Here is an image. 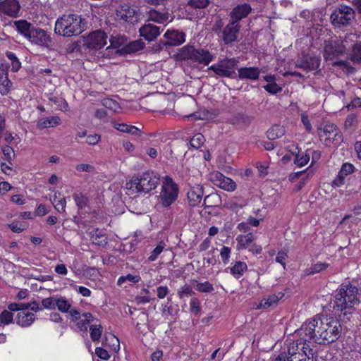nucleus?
<instances>
[{
	"label": "nucleus",
	"instance_id": "nucleus-1",
	"mask_svg": "<svg viewBox=\"0 0 361 361\" xmlns=\"http://www.w3.org/2000/svg\"><path fill=\"white\" fill-rule=\"evenodd\" d=\"M341 324L337 319L317 316L305 322L298 334L309 341L325 345L337 341L341 336Z\"/></svg>",
	"mask_w": 361,
	"mask_h": 361
},
{
	"label": "nucleus",
	"instance_id": "nucleus-2",
	"mask_svg": "<svg viewBox=\"0 0 361 361\" xmlns=\"http://www.w3.org/2000/svg\"><path fill=\"white\" fill-rule=\"evenodd\" d=\"M359 303L357 288L352 285H343L335 295L334 309L347 315L351 314L355 305Z\"/></svg>",
	"mask_w": 361,
	"mask_h": 361
},
{
	"label": "nucleus",
	"instance_id": "nucleus-3",
	"mask_svg": "<svg viewBox=\"0 0 361 361\" xmlns=\"http://www.w3.org/2000/svg\"><path fill=\"white\" fill-rule=\"evenodd\" d=\"M86 29L85 20L76 14H64L55 23L56 34L64 37L78 35Z\"/></svg>",
	"mask_w": 361,
	"mask_h": 361
},
{
	"label": "nucleus",
	"instance_id": "nucleus-4",
	"mask_svg": "<svg viewBox=\"0 0 361 361\" xmlns=\"http://www.w3.org/2000/svg\"><path fill=\"white\" fill-rule=\"evenodd\" d=\"M159 180V176L157 173L147 171L127 182L126 188L135 192L147 193L157 187Z\"/></svg>",
	"mask_w": 361,
	"mask_h": 361
},
{
	"label": "nucleus",
	"instance_id": "nucleus-5",
	"mask_svg": "<svg viewBox=\"0 0 361 361\" xmlns=\"http://www.w3.org/2000/svg\"><path fill=\"white\" fill-rule=\"evenodd\" d=\"M307 338L290 341L286 351L288 361H317L312 348L306 343Z\"/></svg>",
	"mask_w": 361,
	"mask_h": 361
},
{
	"label": "nucleus",
	"instance_id": "nucleus-6",
	"mask_svg": "<svg viewBox=\"0 0 361 361\" xmlns=\"http://www.w3.org/2000/svg\"><path fill=\"white\" fill-rule=\"evenodd\" d=\"M178 56L180 60H188L193 63L204 66H208L214 58L208 50L190 45L183 47L179 50Z\"/></svg>",
	"mask_w": 361,
	"mask_h": 361
},
{
	"label": "nucleus",
	"instance_id": "nucleus-7",
	"mask_svg": "<svg viewBox=\"0 0 361 361\" xmlns=\"http://www.w3.org/2000/svg\"><path fill=\"white\" fill-rule=\"evenodd\" d=\"M240 27V23H235L231 20L227 25H224L221 19H217L212 26V31L224 44L230 45L238 39Z\"/></svg>",
	"mask_w": 361,
	"mask_h": 361
},
{
	"label": "nucleus",
	"instance_id": "nucleus-8",
	"mask_svg": "<svg viewBox=\"0 0 361 361\" xmlns=\"http://www.w3.org/2000/svg\"><path fill=\"white\" fill-rule=\"evenodd\" d=\"M179 187L169 176H166L159 195V203L164 208H169L177 200Z\"/></svg>",
	"mask_w": 361,
	"mask_h": 361
},
{
	"label": "nucleus",
	"instance_id": "nucleus-9",
	"mask_svg": "<svg viewBox=\"0 0 361 361\" xmlns=\"http://www.w3.org/2000/svg\"><path fill=\"white\" fill-rule=\"evenodd\" d=\"M355 18V11L350 6L341 4L331 15V23L338 27L346 26Z\"/></svg>",
	"mask_w": 361,
	"mask_h": 361
},
{
	"label": "nucleus",
	"instance_id": "nucleus-10",
	"mask_svg": "<svg viewBox=\"0 0 361 361\" xmlns=\"http://www.w3.org/2000/svg\"><path fill=\"white\" fill-rule=\"evenodd\" d=\"M318 134L322 142L326 146L337 145L342 142L343 136L339 129L334 124H326L318 128Z\"/></svg>",
	"mask_w": 361,
	"mask_h": 361
},
{
	"label": "nucleus",
	"instance_id": "nucleus-11",
	"mask_svg": "<svg viewBox=\"0 0 361 361\" xmlns=\"http://www.w3.org/2000/svg\"><path fill=\"white\" fill-rule=\"evenodd\" d=\"M82 48L85 50L100 49L105 44L108 36L106 32L100 30L90 33L86 37H82Z\"/></svg>",
	"mask_w": 361,
	"mask_h": 361
},
{
	"label": "nucleus",
	"instance_id": "nucleus-12",
	"mask_svg": "<svg viewBox=\"0 0 361 361\" xmlns=\"http://www.w3.org/2000/svg\"><path fill=\"white\" fill-rule=\"evenodd\" d=\"M236 64L235 59H226L220 61L218 63L213 64L209 68V70L213 71L219 76L231 78L235 73L234 68Z\"/></svg>",
	"mask_w": 361,
	"mask_h": 361
},
{
	"label": "nucleus",
	"instance_id": "nucleus-13",
	"mask_svg": "<svg viewBox=\"0 0 361 361\" xmlns=\"http://www.w3.org/2000/svg\"><path fill=\"white\" fill-rule=\"evenodd\" d=\"M347 37L343 40H336L326 44L324 47V56L326 60H334L345 52Z\"/></svg>",
	"mask_w": 361,
	"mask_h": 361
},
{
	"label": "nucleus",
	"instance_id": "nucleus-14",
	"mask_svg": "<svg viewBox=\"0 0 361 361\" xmlns=\"http://www.w3.org/2000/svg\"><path fill=\"white\" fill-rule=\"evenodd\" d=\"M210 180L216 186L227 191H234L236 188L235 183L230 178L226 177L221 173L215 171L210 173Z\"/></svg>",
	"mask_w": 361,
	"mask_h": 361
},
{
	"label": "nucleus",
	"instance_id": "nucleus-15",
	"mask_svg": "<svg viewBox=\"0 0 361 361\" xmlns=\"http://www.w3.org/2000/svg\"><path fill=\"white\" fill-rule=\"evenodd\" d=\"M27 39L32 44L44 47H49L51 43L50 35L44 30L35 27Z\"/></svg>",
	"mask_w": 361,
	"mask_h": 361
},
{
	"label": "nucleus",
	"instance_id": "nucleus-16",
	"mask_svg": "<svg viewBox=\"0 0 361 361\" xmlns=\"http://www.w3.org/2000/svg\"><path fill=\"white\" fill-rule=\"evenodd\" d=\"M320 59L317 56L303 55L295 61V66L304 71L317 70L320 65Z\"/></svg>",
	"mask_w": 361,
	"mask_h": 361
},
{
	"label": "nucleus",
	"instance_id": "nucleus-17",
	"mask_svg": "<svg viewBox=\"0 0 361 361\" xmlns=\"http://www.w3.org/2000/svg\"><path fill=\"white\" fill-rule=\"evenodd\" d=\"M116 15L121 19L130 23L137 21L139 16L136 9L127 4H121L118 7Z\"/></svg>",
	"mask_w": 361,
	"mask_h": 361
},
{
	"label": "nucleus",
	"instance_id": "nucleus-18",
	"mask_svg": "<svg viewBox=\"0 0 361 361\" xmlns=\"http://www.w3.org/2000/svg\"><path fill=\"white\" fill-rule=\"evenodd\" d=\"M252 8L248 4H238L234 7L230 13L231 20L239 23L240 20L245 18L250 13Z\"/></svg>",
	"mask_w": 361,
	"mask_h": 361
},
{
	"label": "nucleus",
	"instance_id": "nucleus-19",
	"mask_svg": "<svg viewBox=\"0 0 361 361\" xmlns=\"http://www.w3.org/2000/svg\"><path fill=\"white\" fill-rule=\"evenodd\" d=\"M140 35L150 42L160 35V28L152 23H145L139 29Z\"/></svg>",
	"mask_w": 361,
	"mask_h": 361
},
{
	"label": "nucleus",
	"instance_id": "nucleus-20",
	"mask_svg": "<svg viewBox=\"0 0 361 361\" xmlns=\"http://www.w3.org/2000/svg\"><path fill=\"white\" fill-rule=\"evenodd\" d=\"M203 194V188L200 184H195L190 187L187 195L190 205L197 206L201 202Z\"/></svg>",
	"mask_w": 361,
	"mask_h": 361
},
{
	"label": "nucleus",
	"instance_id": "nucleus-21",
	"mask_svg": "<svg viewBox=\"0 0 361 361\" xmlns=\"http://www.w3.org/2000/svg\"><path fill=\"white\" fill-rule=\"evenodd\" d=\"M166 39L164 45L166 46H178L183 43L185 40V34L177 30L167 31L164 34Z\"/></svg>",
	"mask_w": 361,
	"mask_h": 361
},
{
	"label": "nucleus",
	"instance_id": "nucleus-22",
	"mask_svg": "<svg viewBox=\"0 0 361 361\" xmlns=\"http://www.w3.org/2000/svg\"><path fill=\"white\" fill-rule=\"evenodd\" d=\"M284 296V293L279 292L276 294H273L267 297H264L261 300L258 305V308L268 309L270 307H276L279 301L281 300Z\"/></svg>",
	"mask_w": 361,
	"mask_h": 361
},
{
	"label": "nucleus",
	"instance_id": "nucleus-23",
	"mask_svg": "<svg viewBox=\"0 0 361 361\" xmlns=\"http://www.w3.org/2000/svg\"><path fill=\"white\" fill-rule=\"evenodd\" d=\"M110 45L106 47L105 50V53L103 54V56L110 57L111 54L113 53V50H115V53L118 52V49L123 45L126 39L123 37H113L111 36L109 39Z\"/></svg>",
	"mask_w": 361,
	"mask_h": 361
},
{
	"label": "nucleus",
	"instance_id": "nucleus-24",
	"mask_svg": "<svg viewBox=\"0 0 361 361\" xmlns=\"http://www.w3.org/2000/svg\"><path fill=\"white\" fill-rule=\"evenodd\" d=\"M0 6L4 13L10 16H15L20 10L17 0H4Z\"/></svg>",
	"mask_w": 361,
	"mask_h": 361
},
{
	"label": "nucleus",
	"instance_id": "nucleus-25",
	"mask_svg": "<svg viewBox=\"0 0 361 361\" xmlns=\"http://www.w3.org/2000/svg\"><path fill=\"white\" fill-rule=\"evenodd\" d=\"M259 73L260 71L257 67L240 68L238 70V77L242 80H257Z\"/></svg>",
	"mask_w": 361,
	"mask_h": 361
},
{
	"label": "nucleus",
	"instance_id": "nucleus-26",
	"mask_svg": "<svg viewBox=\"0 0 361 361\" xmlns=\"http://www.w3.org/2000/svg\"><path fill=\"white\" fill-rule=\"evenodd\" d=\"M18 32L23 35L27 39L32 32L35 26L25 20H19L14 22Z\"/></svg>",
	"mask_w": 361,
	"mask_h": 361
},
{
	"label": "nucleus",
	"instance_id": "nucleus-27",
	"mask_svg": "<svg viewBox=\"0 0 361 361\" xmlns=\"http://www.w3.org/2000/svg\"><path fill=\"white\" fill-rule=\"evenodd\" d=\"M16 319V323L18 325L23 327H27L34 322L35 320V315L32 312L22 311L18 313Z\"/></svg>",
	"mask_w": 361,
	"mask_h": 361
},
{
	"label": "nucleus",
	"instance_id": "nucleus-28",
	"mask_svg": "<svg viewBox=\"0 0 361 361\" xmlns=\"http://www.w3.org/2000/svg\"><path fill=\"white\" fill-rule=\"evenodd\" d=\"M61 123V118L59 116H51L42 118L37 121V128L42 130L47 128L57 126Z\"/></svg>",
	"mask_w": 361,
	"mask_h": 361
},
{
	"label": "nucleus",
	"instance_id": "nucleus-29",
	"mask_svg": "<svg viewBox=\"0 0 361 361\" xmlns=\"http://www.w3.org/2000/svg\"><path fill=\"white\" fill-rule=\"evenodd\" d=\"M51 201L55 209L60 213L66 211V201L65 197L62 196L59 192H55Z\"/></svg>",
	"mask_w": 361,
	"mask_h": 361
},
{
	"label": "nucleus",
	"instance_id": "nucleus-30",
	"mask_svg": "<svg viewBox=\"0 0 361 361\" xmlns=\"http://www.w3.org/2000/svg\"><path fill=\"white\" fill-rule=\"evenodd\" d=\"M169 19V14L160 13L154 9H150L148 12V20L157 23H164Z\"/></svg>",
	"mask_w": 361,
	"mask_h": 361
},
{
	"label": "nucleus",
	"instance_id": "nucleus-31",
	"mask_svg": "<svg viewBox=\"0 0 361 361\" xmlns=\"http://www.w3.org/2000/svg\"><path fill=\"white\" fill-rule=\"evenodd\" d=\"M286 133L285 128L279 125L272 126L267 132V137L270 140H274L282 137Z\"/></svg>",
	"mask_w": 361,
	"mask_h": 361
},
{
	"label": "nucleus",
	"instance_id": "nucleus-32",
	"mask_svg": "<svg viewBox=\"0 0 361 361\" xmlns=\"http://www.w3.org/2000/svg\"><path fill=\"white\" fill-rule=\"evenodd\" d=\"M115 128L121 132L127 133L133 135H141V130L134 126L128 125L126 123H118L115 125Z\"/></svg>",
	"mask_w": 361,
	"mask_h": 361
},
{
	"label": "nucleus",
	"instance_id": "nucleus-33",
	"mask_svg": "<svg viewBox=\"0 0 361 361\" xmlns=\"http://www.w3.org/2000/svg\"><path fill=\"white\" fill-rule=\"evenodd\" d=\"M301 176H302V178L300 179L299 183L295 187L294 190L295 192L299 191L304 186V185L305 184V182L310 178V173L305 174V171H302L296 172V173H295L293 174H291L290 176V179L291 180H293L294 179L300 178Z\"/></svg>",
	"mask_w": 361,
	"mask_h": 361
},
{
	"label": "nucleus",
	"instance_id": "nucleus-34",
	"mask_svg": "<svg viewBox=\"0 0 361 361\" xmlns=\"http://www.w3.org/2000/svg\"><path fill=\"white\" fill-rule=\"evenodd\" d=\"M145 45L142 39H137L126 44L124 49L127 53L136 52L142 50L145 47Z\"/></svg>",
	"mask_w": 361,
	"mask_h": 361
},
{
	"label": "nucleus",
	"instance_id": "nucleus-35",
	"mask_svg": "<svg viewBox=\"0 0 361 361\" xmlns=\"http://www.w3.org/2000/svg\"><path fill=\"white\" fill-rule=\"evenodd\" d=\"M247 269V266L246 263L243 262H237L233 267L230 268V271L233 276L238 278L239 276H242Z\"/></svg>",
	"mask_w": 361,
	"mask_h": 361
},
{
	"label": "nucleus",
	"instance_id": "nucleus-36",
	"mask_svg": "<svg viewBox=\"0 0 361 361\" xmlns=\"http://www.w3.org/2000/svg\"><path fill=\"white\" fill-rule=\"evenodd\" d=\"M192 284L195 288L200 292V293H211L214 290V287L212 283L209 281H205L204 283L198 282L197 281H193Z\"/></svg>",
	"mask_w": 361,
	"mask_h": 361
},
{
	"label": "nucleus",
	"instance_id": "nucleus-37",
	"mask_svg": "<svg viewBox=\"0 0 361 361\" xmlns=\"http://www.w3.org/2000/svg\"><path fill=\"white\" fill-rule=\"evenodd\" d=\"M90 337L93 342H98L101 338L103 327L101 325H91L90 327Z\"/></svg>",
	"mask_w": 361,
	"mask_h": 361
},
{
	"label": "nucleus",
	"instance_id": "nucleus-38",
	"mask_svg": "<svg viewBox=\"0 0 361 361\" xmlns=\"http://www.w3.org/2000/svg\"><path fill=\"white\" fill-rule=\"evenodd\" d=\"M236 240L242 247L246 248L253 241L254 235L252 233H249L238 236Z\"/></svg>",
	"mask_w": 361,
	"mask_h": 361
},
{
	"label": "nucleus",
	"instance_id": "nucleus-39",
	"mask_svg": "<svg viewBox=\"0 0 361 361\" xmlns=\"http://www.w3.org/2000/svg\"><path fill=\"white\" fill-rule=\"evenodd\" d=\"M6 56L11 61L12 71L17 72L21 67V63L19 61L16 54L13 52L8 51L6 53Z\"/></svg>",
	"mask_w": 361,
	"mask_h": 361
},
{
	"label": "nucleus",
	"instance_id": "nucleus-40",
	"mask_svg": "<svg viewBox=\"0 0 361 361\" xmlns=\"http://www.w3.org/2000/svg\"><path fill=\"white\" fill-rule=\"evenodd\" d=\"M1 149L4 154V159L6 160L9 164H11V161L15 157V152L13 149L7 145H2Z\"/></svg>",
	"mask_w": 361,
	"mask_h": 361
},
{
	"label": "nucleus",
	"instance_id": "nucleus-41",
	"mask_svg": "<svg viewBox=\"0 0 361 361\" xmlns=\"http://www.w3.org/2000/svg\"><path fill=\"white\" fill-rule=\"evenodd\" d=\"M56 304V307L61 312H68L71 307V303L64 298H57Z\"/></svg>",
	"mask_w": 361,
	"mask_h": 361
},
{
	"label": "nucleus",
	"instance_id": "nucleus-42",
	"mask_svg": "<svg viewBox=\"0 0 361 361\" xmlns=\"http://www.w3.org/2000/svg\"><path fill=\"white\" fill-rule=\"evenodd\" d=\"M92 241L94 244L98 245H105L107 243V238L102 233L101 231H98L97 230L95 233L93 234L91 237Z\"/></svg>",
	"mask_w": 361,
	"mask_h": 361
},
{
	"label": "nucleus",
	"instance_id": "nucleus-43",
	"mask_svg": "<svg viewBox=\"0 0 361 361\" xmlns=\"http://www.w3.org/2000/svg\"><path fill=\"white\" fill-rule=\"evenodd\" d=\"M166 247L165 243L161 241L157 246L152 251L150 255L148 257V260L150 262L155 261L158 256L163 252Z\"/></svg>",
	"mask_w": 361,
	"mask_h": 361
},
{
	"label": "nucleus",
	"instance_id": "nucleus-44",
	"mask_svg": "<svg viewBox=\"0 0 361 361\" xmlns=\"http://www.w3.org/2000/svg\"><path fill=\"white\" fill-rule=\"evenodd\" d=\"M12 82L8 80L7 76H4L3 79H0V93L2 95H6L11 89Z\"/></svg>",
	"mask_w": 361,
	"mask_h": 361
},
{
	"label": "nucleus",
	"instance_id": "nucleus-45",
	"mask_svg": "<svg viewBox=\"0 0 361 361\" xmlns=\"http://www.w3.org/2000/svg\"><path fill=\"white\" fill-rule=\"evenodd\" d=\"M357 125V118L355 114H350L347 116L344 123L345 128L349 130H353Z\"/></svg>",
	"mask_w": 361,
	"mask_h": 361
},
{
	"label": "nucleus",
	"instance_id": "nucleus-46",
	"mask_svg": "<svg viewBox=\"0 0 361 361\" xmlns=\"http://www.w3.org/2000/svg\"><path fill=\"white\" fill-rule=\"evenodd\" d=\"M205 141L204 137L201 133L195 134L190 141V145L192 147L198 149Z\"/></svg>",
	"mask_w": 361,
	"mask_h": 361
},
{
	"label": "nucleus",
	"instance_id": "nucleus-47",
	"mask_svg": "<svg viewBox=\"0 0 361 361\" xmlns=\"http://www.w3.org/2000/svg\"><path fill=\"white\" fill-rule=\"evenodd\" d=\"M8 226L13 232L20 233L26 229L27 224L25 222L13 221L8 224Z\"/></svg>",
	"mask_w": 361,
	"mask_h": 361
},
{
	"label": "nucleus",
	"instance_id": "nucleus-48",
	"mask_svg": "<svg viewBox=\"0 0 361 361\" xmlns=\"http://www.w3.org/2000/svg\"><path fill=\"white\" fill-rule=\"evenodd\" d=\"M329 267V264L327 263H322L319 262L312 265V267L307 271L308 274H314L315 273H319L321 271L325 270Z\"/></svg>",
	"mask_w": 361,
	"mask_h": 361
},
{
	"label": "nucleus",
	"instance_id": "nucleus-49",
	"mask_svg": "<svg viewBox=\"0 0 361 361\" xmlns=\"http://www.w3.org/2000/svg\"><path fill=\"white\" fill-rule=\"evenodd\" d=\"M140 280V277L138 275H133V274H127L126 276H122L118 278L117 283L118 285H121L126 281H128L131 283H136L139 282Z\"/></svg>",
	"mask_w": 361,
	"mask_h": 361
},
{
	"label": "nucleus",
	"instance_id": "nucleus-50",
	"mask_svg": "<svg viewBox=\"0 0 361 361\" xmlns=\"http://www.w3.org/2000/svg\"><path fill=\"white\" fill-rule=\"evenodd\" d=\"M195 294V292L192 290V288L188 285H185L183 287L180 288L178 290V295L180 298H183L184 297L191 296Z\"/></svg>",
	"mask_w": 361,
	"mask_h": 361
},
{
	"label": "nucleus",
	"instance_id": "nucleus-51",
	"mask_svg": "<svg viewBox=\"0 0 361 361\" xmlns=\"http://www.w3.org/2000/svg\"><path fill=\"white\" fill-rule=\"evenodd\" d=\"M352 60L354 62H361V42L357 43L353 46Z\"/></svg>",
	"mask_w": 361,
	"mask_h": 361
},
{
	"label": "nucleus",
	"instance_id": "nucleus-52",
	"mask_svg": "<svg viewBox=\"0 0 361 361\" xmlns=\"http://www.w3.org/2000/svg\"><path fill=\"white\" fill-rule=\"evenodd\" d=\"M310 158V157L309 153H305L301 156L297 154L294 160V163L298 166L302 167L309 162Z\"/></svg>",
	"mask_w": 361,
	"mask_h": 361
},
{
	"label": "nucleus",
	"instance_id": "nucleus-53",
	"mask_svg": "<svg viewBox=\"0 0 361 361\" xmlns=\"http://www.w3.org/2000/svg\"><path fill=\"white\" fill-rule=\"evenodd\" d=\"M13 322V314L8 310H4L0 314V323L8 324Z\"/></svg>",
	"mask_w": 361,
	"mask_h": 361
},
{
	"label": "nucleus",
	"instance_id": "nucleus-54",
	"mask_svg": "<svg viewBox=\"0 0 361 361\" xmlns=\"http://www.w3.org/2000/svg\"><path fill=\"white\" fill-rule=\"evenodd\" d=\"M73 199L79 208H82L87 203V198L81 193L73 194Z\"/></svg>",
	"mask_w": 361,
	"mask_h": 361
},
{
	"label": "nucleus",
	"instance_id": "nucleus-55",
	"mask_svg": "<svg viewBox=\"0 0 361 361\" xmlns=\"http://www.w3.org/2000/svg\"><path fill=\"white\" fill-rule=\"evenodd\" d=\"M57 298H54L52 297L46 298L42 300V303L44 308L49 310H54L56 307V302Z\"/></svg>",
	"mask_w": 361,
	"mask_h": 361
},
{
	"label": "nucleus",
	"instance_id": "nucleus-56",
	"mask_svg": "<svg viewBox=\"0 0 361 361\" xmlns=\"http://www.w3.org/2000/svg\"><path fill=\"white\" fill-rule=\"evenodd\" d=\"M288 257V250L286 249H282L279 250L276 257V261L280 263L283 268H286V259Z\"/></svg>",
	"mask_w": 361,
	"mask_h": 361
},
{
	"label": "nucleus",
	"instance_id": "nucleus-57",
	"mask_svg": "<svg viewBox=\"0 0 361 361\" xmlns=\"http://www.w3.org/2000/svg\"><path fill=\"white\" fill-rule=\"evenodd\" d=\"M231 252V250L230 247L226 246H223L220 252V256L222 259V262L224 264H226L229 262L230 255Z\"/></svg>",
	"mask_w": 361,
	"mask_h": 361
},
{
	"label": "nucleus",
	"instance_id": "nucleus-58",
	"mask_svg": "<svg viewBox=\"0 0 361 361\" xmlns=\"http://www.w3.org/2000/svg\"><path fill=\"white\" fill-rule=\"evenodd\" d=\"M190 307L191 312L196 314H199L201 310L200 300L196 298H192L190 302Z\"/></svg>",
	"mask_w": 361,
	"mask_h": 361
},
{
	"label": "nucleus",
	"instance_id": "nucleus-59",
	"mask_svg": "<svg viewBox=\"0 0 361 361\" xmlns=\"http://www.w3.org/2000/svg\"><path fill=\"white\" fill-rule=\"evenodd\" d=\"M264 88L271 94H276L282 90V88L276 82L268 83L264 87Z\"/></svg>",
	"mask_w": 361,
	"mask_h": 361
},
{
	"label": "nucleus",
	"instance_id": "nucleus-60",
	"mask_svg": "<svg viewBox=\"0 0 361 361\" xmlns=\"http://www.w3.org/2000/svg\"><path fill=\"white\" fill-rule=\"evenodd\" d=\"M209 4L208 0H190L188 4L195 8H205Z\"/></svg>",
	"mask_w": 361,
	"mask_h": 361
},
{
	"label": "nucleus",
	"instance_id": "nucleus-61",
	"mask_svg": "<svg viewBox=\"0 0 361 361\" xmlns=\"http://www.w3.org/2000/svg\"><path fill=\"white\" fill-rule=\"evenodd\" d=\"M355 167L352 164L345 163L343 164L341 171H339L341 175L346 176L354 172Z\"/></svg>",
	"mask_w": 361,
	"mask_h": 361
},
{
	"label": "nucleus",
	"instance_id": "nucleus-62",
	"mask_svg": "<svg viewBox=\"0 0 361 361\" xmlns=\"http://www.w3.org/2000/svg\"><path fill=\"white\" fill-rule=\"evenodd\" d=\"M103 104L106 108L116 111L118 108V103L111 99H104L103 100Z\"/></svg>",
	"mask_w": 361,
	"mask_h": 361
},
{
	"label": "nucleus",
	"instance_id": "nucleus-63",
	"mask_svg": "<svg viewBox=\"0 0 361 361\" xmlns=\"http://www.w3.org/2000/svg\"><path fill=\"white\" fill-rule=\"evenodd\" d=\"M8 63L3 59H0V79L4 76L8 77Z\"/></svg>",
	"mask_w": 361,
	"mask_h": 361
},
{
	"label": "nucleus",
	"instance_id": "nucleus-64",
	"mask_svg": "<svg viewBox=\"0 0 361 361\" xmlns=\"http://www.w3.org/2000/svg\"><path fill=\"white\" fill-rule=\"evenodd\" d=\"M95 353L96 355L101 359L104 360H107L110 357V355L107 350L105 349H103L100 347H97L95 349Z\"/></svg>",
	"mask_w": 361,
	"mask_h": 361
}]
</instances>
